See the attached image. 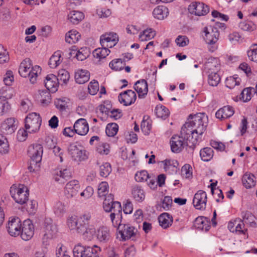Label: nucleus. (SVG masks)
<instances>
[{"label": "nucleus", "instance_id": "23", "mask_svg": "<svg viewBox=\"0 0 257 257\" xmlns=\"http://www.w3.org/2000/svg\"><path fill=\"white\" fill-rule=\"evenodd\" d=\"M59 85L58 78L53 74H48L45 80V86L47 90L52 93L56 92L58 90Z\"/></svg>", "mask_w": 257, "mask_h": 257}, {"label": "nucleus", "instance_id": "61", "mask_svg": "<svg viewBox=\"0 0 257 257\" xmlns=\"http://www.w3.org/2000/svg\"><path fill=\"white\" fill-rule=\"evenodd\" d=\"M57 78L58 81L62 82L63 84H67L70 78L69 73L65 69L60 70L58 72Z\"/></svg>", "mask_w": 257, "mask_h": 257}, {"label": "nucleus", "instance_id": "6", "mask_svg": "<svg viewBox=\"0 0 257 257\" xmlns=\"http://www.w3.org/2000/svg\"><path fill=\"white\" fill-rule=\"evenodd\" d=\"M100 251V247L97 245L91 247L78 243L74 247L73 253L74 257H98Z\"/></svg>", "mask_w": 257, "mask_h": 257}, {"label": "nucleus", "instance_id": "62", "mask_svg": "<svg viewBox=\"0 0 257 257\" xmlns=\"http://www.w3.org/2000/svg\"><path fill=\"white\" fill-rule=\"evenodd\" d=\"M111 172L110 164L104 163L100 166V175L104 177L108 176Z\"/></svg>", "mask_w": 257, "mask_h": 257}, {"label": "nucleus", "instance_id": "36", "mask_svg": "<svg viewBox=\"0 0 257 257\" xmlns=\"http://www.w3.org/2000/svg\"><path fill=\"white\" fill-rule=\"evenodd\" d=\"M159 222L160 225L163 228H167L172 225L173 218L168 213H163L161 214L159 218Z\"/></svg>", "mask_w": 257, "mask_h": 257}, {"label": "nucleus", "instance_id": "21", "mask_svg": "<svg viewBox=\"0 0 257 257\" xmlns=\"http://www.w3.org/2000/svg\"><path fill=\"white\" fill-rule=\"evenodd\" d=\"M137 98L136 93L132 90H127L119 94L118 100L120 103L125 106H128L134 103Z\"/></svg>", "mask_w": 257, "mask_h": 257}, {"label": "nucleus", "instance_id": "5", "mask_svg": "<svg viewBox=\"0 0 257 257\" xmlns=\"http://www.w3.org/2000/svg\"><path fill=\"white\" fill-rule=\"evenodd\" d=\"M203 32V39L207 44L209 51L214 52L217 49V42L219 36L218 29L212 26H207L204 28Z\"/></svg>", "mask_w": 257, "mask_h": 257}, {"label": "nucleus", "instance_id": "46", "mask_svg": "<svg viewBox=\"0 0 257 257\" xmlns=\"http://www.w3.org/2000/svg\"><path fill=\"white\" fill-rule=\"evenodd\" d=\"M200 156L203 161H209L213 156V151L211 148H205L200 150Z\"/></svg>", "mask_w": 257, "mask_h": 257}, {"label": "nucleus", "instance_id": "40", "mask_svg": "<svg viewBox=\"0 0 257 257\" xmlns=\"http://www.w3.org/2000/svg\"><path fill=\"white\" fill-rule=\"evenodd\" d=\"M164 169L166 172H176L179 163L175 160L166 159L163 161Z\"/></svg>", "mask_w": 257, "mask_h": 257}, {"label": "nucleus", "instance_id": "15", "mask_svg": "<svg viewBox=\"0 0 257 257\" xmlns=\"http://www.w3.org/2000/svg\"><path fill=\"white\" fill-rule=\"evenodd\" d=\"M118 41L117 35L113 32L107 33L102 35L100 38V43L102 47L111 48L114 47Z\"/></svg>", "mask_w": 257, "mask_h": 257}, {"label": "nucleus", "instance_id": "28", "mask_svg": "<svg viewBox=\"0 0 257 257\" xmlns=\"http://www.w3.org/2000/svg\"><path fill=\"white\" fill-rule=\"evenodd\" d=\"M70 54L71 55H75L78 60L83 61L90 55V51L88 48L82 47L78 50L74 49H72Z\"/></svg>", "mask_w": 257, "mask_h": 257}, {"label": "nucleus", "instance_id": "12", "mask_svg": "<svg viewBox=\"0 0 257 257\" xmlns=\"http://www.w3.org/2000/svg\"><path fill=\"white\" fill-rule=\"evenodd\" d=\"M68 152L73 160L77 162L84 161L88 158L89 153L85 149L72 144L69 146Z\"/></svg>", "mask_w": 257, "mask_h": 257}, {"label": "nucleus", "instance_id": "47", "mask_svg": "<svg viewBox=\"0 0 257 257\" xmlns=\"http://www.w3.org/2000/svg\"><path fill=\"white\" fill-rule=\"evenodd\" d=\"M155 111L158 117L164 119H166L169 114V109L162 105H157L155 108Z\"/></svg>", "mask_w": 257, "mask_h": 257}, {"label": "nucleus", "instance_id": "35", "mask_svg": "<svg viewBox=\"0 0 257 257\" xmlns=\"http://www.w3.org/2000/svg\"><path fill=\"white\" fill-rule=\"evenodd\" d=\"M242 183L246 188H251L255 185V176L251 173H246L242 176Z\"/></svg>", "mask_w": 257, "mask_h": 257}, {"label": "nucleus", "instance_id": "2", "mask_svg": "<svg viewBox=\"0 0 257 257\" xmlns=\"http://www.w3.org/2000/svg\"><path fill=\"white\" fill-rule=\"evenodd\" d=\"M91 219L90 212H85L80 216L73 215L67 219V226L72 230H75L77 233L83 232L89 225Z\"/></svg>", "mask_w": 257, "mask_h": 257}, {"label": "nucleus", "instance_id": "3", "mask_svg": "<svg viewBox=\"0 0 257 257\" xmlns=\"http://www.w3.org/2000/svg\"><path fill=\"white\" fill-rule=\"evenodd\" d=\"M41 72V68L38 65L32 66L31 60L29 58L24 59L20 64L19 73L24 78L29 77L30 82H36L38 75Z\"/></svg>", "mask_w": 257, "mask_h": 257}, {"label": "nucleus", "instance_id": "51", "mask_svg": "<svg viewBox=\"0 0 257 257\" xmlns=\"http://www.w3.org/2000/svg\"><path fill=\"white\" fill-rule=\"evenodd\" d=\"M220 81L219 75L215 72H211L208 76V83L209 85L216 86Z\"/></svg>", "mask_w": 257, "mask_h": 257}, {"label": "nucleus", "instance_id": "38", "mask_svg": "<svg viewBox=\"0 0 257 257\" xmlns=\"http://www.w3.org/2000/svg\"><path fill=\"white\" fill-rule=\"evenodd\" d=\"M84 18L83 13L77 11H71L68 15V19L73 24H77Z\"/></svg>", "mask_w": 257, "mask_h": 257}, {"label": "nucleus", "instance_id": "44", "mask_svg": "<svg viewBox=\"0 0 257 257\" xmlns=\"http://www.w3.org/2000/svg\"><path fill=\"white\" fill-rule=\"evenodd\" d=\"M235 225L234 232L239 234H243L244 238H247V229L244 228V223L241 219L238 218L235 220Z\"/></svg>", "mask_w": 257, "mask_h": 257}, {"label": "nucleus", "instance_id": "39", "mask_svg": "<svg viewBox=\"0 0 257 257\" xmlns=\"http://www.w3.org/2000/svg\"><path fill=\"white\" fill-rule=\"evenodd\" d=\"M71 176L70 171L67 169L57 171L54 176V179L56 181L60 182V183H64V180H67Z\"/></svg>", "mask_w": 257, "mask_h": 257}, {"label": "nucleus", "instance_id": "16", "mask_svg": "<svg viewBox=\"0 0 257 257\" xmlns=\"http://www.w3.org/2000/svg\"><path fill=\"white\" fill-rule=\"evenodd\" d=\"M34 231V225L32 221L30 219L24 220L21 227V238L26 241L30 240L33 236Z\"/></svg>", "mask_w": 257, "mask_h": 257}, {"label": "nucleus", "instance_id": "29", "mask_svg": "<svg viewBox=\"0 0 257 257\" xmlns=\"http://www.w3.org/2000/svg\"><path fill=\"white\" fill-rule=\"evenodd\" d=\"M220 64L219 60L216 58H210L204 65V70L207 73L210 70L217 71L219 69Z\"/></svg>", "mask_w": 257, "mask_h": 257}, {"label": "nucleus", "instance_id": "32", "mask_svg": "<svg viewBox=\"0 0 257 257\" xmlns=\"http://www.w3.org/2000/svg\"><path fill=\"white\" fill-rule=\"evenodd\" d=\"M209 222L207 218L199 216L196 218L194 221V226L196 228L205 231H208L210 228Z\"/></svg>", "mask_w": 257, "mask_h": 257}, {"label": "nucleus", "instance_id": "8", "mask_svg": "<svg viewBox=\"0 0 257 257\" xmlns=\"http://www.w3.org/2000/svg\"><path fill=\"white\" fill-rule=\"evenodd\" d=\"M10 192L14 200L18 204H24L28 200L29 190L24 185L12 187Z\"/></svg>", "mask_w": 257, "mask_h": 257}, {"label": "nucleus", "instance_id": "1", "mask_svg": "<svg viewBox=\"0 0 257 257\" xmlns=\"http://www.w3.org/2000/svg\"><path fill=\"white\" fill-rule=\"evenodd\" d=\"M190 120L182 127V135L190 136L191 144L196 145L201 140V137L207 126V116L204 113L189 115Z\"/></svg>", "mask_w": 257, "mask_h": 257}, {"label": "nucleus", "instance_id": "52", "mask_svg": "<svg viewBox=\"0 0 257 257\" xmlns=\"http://www.w3.org/2000/svg\"><path fill=\"white\" fill-rule=\"evenodd\" d=\"M247 54L250 61L257 63V44L251 45L247 51Z\"/></svg>", "mask_w": 257, "mask_h": 257}, {"label": "nucleus", "instance_id": "45", "mask_svg": "<svg viewBox=\"0 0 257 257\" xmlns=\"http://www.w3.org/2000/svg\"><path fill=\"white\" fill-rule=\"evenodd\" d=\"M125 62L122 59H115L112 60L109 64L110 68L115 71H120L123 69Z\"/></svg>", "mask_w": 257, "mask_h": 257}, {"label": "nucleus", "instance_id": "49", "mask_svg": "<svg viewBox=\"0 0 257 257\" xmlns=\"http://www.w3.org/2000/svg\"><path fill=\"white\" fill-rule=\"evenodd\" d=\"M240 78L237 75H234L226 78L225 85L228 88L232 89L235 86L238 85L240 84Z\"/></svg>", "mask_w": 257, "mask_h": 257}, {"label": "nucleus", "instance_id": "43", "mask_svg": "<svg viewBox=\"0 0 257 257\" xmlns=\"http://www.w3.org/2000/svg\"><path fill=\"white\" fill-rule=\"evenodd\" d=\"M80 34L76 31L72 30L66 34L65 41L69 44L75 43L79 40Z\"/></svg>", "mask_w": 257, "mask_h": 257}, {"label": "nucleus", "instance_id": "60", "mask_svg": "<svg viewBox=\"0 0 257 257\" xmlns=\"http://www.w3.org/2000/svg\"><path fill=\"white\" fill-rule=\"evenodd\" d=\"M93 193L94 190L93 188L90 186H88L80 193V196L81 199L82 200H86L91 197Z\"/></svg>", "mask_w": 257, "mask_h": 257}, {"label": "nucleus", "instance_id": "14", "mask_svg": "<svg viewBox=\"0 0 257 257\" xmlns=\"http://www.w3.org/2000/svg\"><path fill=\"white\" fill-rule=\"evenodd\" d=\"M188 11L192 15L197 16H205L209 12L207 5L201 2H194L191 3L188 6Z\"/></svg>", "mask_w": 257, "mask_h": 257}, {"label": "nucleus", "instance_id": "42", "mask_svg": "<svg viewBox=\"0 0 257 257\" xmlns=\"http://www.w3.org/2000/svg\"><path fill=\"white\" fill-rule=\"evenodd\" d=\"M132 195L134 199L138 202H142L145 198V192L140 186H136L133 188Z\"/></svg>", "mask_w": 257, "mask_h": 257}, {"label": "nucleus", "instance_id": "22", "mask_svg": "<svg viewBox=\"0 0 257 257\" xmlns=\"http://www.w3.org/2000/svg\"><path fill=\"white\" fill-rule=\"evenodd\" d=\"M114 212H112L109 214V218L113 227L118 228L122 223H121L122 218V208L121 205L118 203L115 204L114 206Z\"/></svg>", "mask_w": 257, "mask_h": 257}, {"label": "nucleus", "instance_id": "17", "mask_svg": "<svg viewBox=\"0 0 257 257\" xmlns=\"http://www.w3.org/2000/svg\"><path fill=\"white\" fill-rule=\"evenodd\" d=\"M207 201L206 193L203 190H199L194 196L193 204L196 209L204 210L206 207Z\"/></svg>", "mask_w": 257, "mask_h": 257}, {"label": "nucleus", "instance_id": "53", "mask_svg": "<svg viewBox=\"0 0 257 257\" xmlns=\"http://www.w3.org/2000/svg\"><path fill=\"white\" fill-rule=\"evenodd\" d=\"M96 231L92 226L89 225L84 231L80 232L79 233L82 234L85 239L90 240L93 238L95 233L96 234Z\"/></svg>", "mask_w": 257, "mask_h": 257}, {"label": "nucleus", "instance_id": "18", "mask_svg": "<svg viewBox=\"0 0 257 257\" xmlns=\"http://www.w3.org/2000/svg\"><path fill=\"white\" fill-rule=\"evenodd\" d=\"M22 225L19 218H10L7 226V230L10 235L15 237L19 235L21 233Z\"/></svg>", "mask_w": 257, "mask_h": 257}, {"label": "nucleus", "instance_id": "11", "mask_svg": "<svg viewBox=\"0 0 257 257\" xmlns=\"http://www.w3.org/2000/svg\"><path fill=\"white\" fill-rule=\"evenodd\" d=\"M117 238L120 241H125L135 236L137 229L129 224H122L117 229Z\"/></svg>", "mask_w": 257, "mask_h": 257}, {"label": "nucleus", "instance_id": "10", "mask_svg": "<svg viewBox=\"0 0 257 257\" xmlns=\"http://www.w3.org/2000/svg\"><path fill=\"white\" fill-rule=\"evenodd\" d=\"M2 96H0V116L7 113L10 109V104L8 99L14 96V91L11 88L4 87L1 90Z\"/></svg>", "mask_w": 257, "mask_h": 257}, {"label": "nucleus", "instance_id": "57", "mask_svg": "<svg viewBox=\"0 0 257 257\" xmlns=\"http://www.w3.org/2000/svg\"><path fill=\"white\" fill-rule=\"evenodd\" d=\"M109 186L106 182H102L98 187V195L99 197L105 196L108 193Z\"/></svg>", "mask_w": 257, "mask_h": 257}, {"label": "nucleus", "instance_id": "31", "mask_svg": "<svg viewBox=\"0 0 257 257\" xmlns=\"http://www.w3.org/2000/svg\"><path fill=\"white\" fill-rule=\"evenodd\" d=\"M118 203V205H121L120 202L118 201H113L112 196L110 194L106 198H105L103 203V207L106 212H114V206L115 204Z\"/></svg>", "mask_w": 257, "mask_h": 257}, {"label": "nucleus", "instance_id": "54", "mask_svg": "<svg viewBox=\"0 0 257 257\" xmlns=\"http://www.w3.org/2000/svg\"><path fill=\"white\" fill-rule=\"evenodd\" d=\"M118 126L116 123H110L107 124L105 129L106 135L109 137H113L117 133Z\"/></svg>", "mask_w": 257, "mask_h": 257}, {"label": "nucleus", "instance_id": "48", "mask_svg": "<svg viewBox=\"0 0 257 257\" xmlns=\"http://www.w3.org/2000/svg\"><path fill=\"white\" fill-rule=\"evenodd\" d=\"M156 35V33L152 29H148L142 32L139 35V39L141 41H149L153 38Z\"/></svg>", "mask_w": 257, "mask_h": 257}, {"label": "nucleus", "instance_id": "56", "mask_svg": "<svg viewBox=\"0 0 257 257\" xmlns=\"http://www.w3.org/2000/svg\"><path fill=\"white\" fill-rule=\"evenodd\" d=\"M39 101L43 104H47L50 102L51 95L50 91L43 90L39 91L38 97Z\"/></svg>", "mask_w": 257, "mask_h": 257}, {"label": "nucleus", "instance_id": "63", "mask_svg": "<svg viewBox=\"0 0 257 257\" xmlns=\"http://www.w3.org/2000/svg\"><path fill=\"white\" fill-rule=\"evenodd\" d=\"M135 179L137 182H144L150 178L149 174L146 170H142L136 173Z\"/></svg>", "mask_w": 257, "mask_h": 257}, {"label": "nucleus", "instance_id": "41", "mask_svg": "<svg viewBox=\"0 0 257 257\" xmlns=\"http://www.w3.org/2000/svg\"><path fill=\"white\" fill-rule=\"evenodd\" d=\"M241 221L245 224H249L251 226L255 225V216L248 211H242L241 213Z\"/></svg>", "mask_w": 257, "mask_h": 257}, {"label": "nucleus", "instance_id": "64", "mask_svg": "<svg viewBox=\"0 0 257 257\" xmlns=\"http://www.w3.org/2000/svg\"><path fill=\"white\" fill-rule=\"evenodd\" d=\"M254 92L253 88H246L244 89L241 93V98L244 102H247L250 100L252 93Z\"/></svg>", "mask_w": 257, "mask_h": 257}, {"label": "nucleus", "instance_id": "4", "mask_svg": "<svg viewBox=\"0 0 257 257\" xmlns=\"http://www.w3.org/2000/svg\"><path fill=\"white\" fill-rule=\"evenodd\" d=\"M43 153V147L40 144L30 145L28 149V154L31 159L29 170L30 172L37 171L40 167Z\"/></svg>", "mask_w": 257, "mask_h": 257}, {"label": "nucleus", "instance_id": "20", "mask_svg": "<svg viewBox=\"0 0 257 257\" xmlns=\"http://www.w3.org/2000/svg\"><path fill=\"white\" fill-rule=\"evenodd\" d=\"M17 128V120L14 117L8 118L1 124V132L5 135L13 134Z\"/></svg>", "mask_w": 257, "mask_h": 257}, {"label": "nucleus", "instance_id": "19", "mask_svg": "<svg viewBox=\"0 0 257 257\" xmlns=\"http://www.w3.org/2000/svg\"><path fill=\"white\" fill-rule=\"evenodd\" d=\"M80 189V185L78 181L73 180L68 182L64 188V193L68 198L75 197Z\"/></svg>", "mask_w": 257, "mask_h": 257}, {"label": "nucleus", "instance_id": "26", "mask_svg": "<svg viewBox=\"0 0 257 257\" xmlns=\"http://www.w3.org/2000/svg\"><path fill=\"white\" fill-rule=\"evenodd\" d=\"M96 237L97 239L100 242H107L110 238L109 229L106 226H100L97 229L96 231Z\"/></svg>", "mask_w": 257, "mask_h": 257}, {"label": "nucleus", "instance_id": "30", "mask_svg": "<svg viewBox=\"0 0 257 257\" xmlns=\"http://www.w3.org/2000/svg\"><path fill=\"white\" fill-rule=\"evenodd\" d=\"M90 78V73L86 70H78L75 74V81L77 83L83 84L87 82Z\"/></svg>", "mask_w": 257, "mask_h": 257}, {"label": "nucleus", "instance_id": "58", "mask_svg": "<svg viewBox=\"0 0 257 257\" xmlns=\"http://www.w3.org/2000/svg\"><path fill=\"white\" fill-rule=\"evenodd\" d=\"M96 150L101 155H107L109 152V146L107 143L99 142Z\"/></svg>", "mask_w": 257, "mask_h": 257}, {"label": "nucleus", "instance_id": "27", "mask_svg": "<svg viewBox=\"0 0 257 257\" xmlns=\"http://www.w3.org/2000/svg\"><path fill=\"white\" fill-rule=\"evenodd\" d=\"M234 113V108L231 106L227 105L218 109L215 113V116L216 118L223 120L229 118Z\"/></svg>", "mask_w": 257, "mask_h": 257}, {"label": "nucleus", "instance_id": "13", "mask_svg": "<svg viewBox=\"0 0 257 257\" xmlns=\"http://www.w3.org/2000/svg\"><path fill=\"white\" fill-rule=\"evenodd\" d=\"M43 232V242L47 245L48 244L49 240L56 237L57 232V226L53 223L51 219L46 220Z\"/></svg>", "mask_w": 257, "mask_h": 257}, {"label": "nucleus", "instance_id": "33", "mask_svg": "<svg viewBox=\"0 0 257 257\" xmlns=\"http://www.w3.org/2000/svg\"><path fill=\"white\" fill-rule=\"evenodd\" d=\"M168 9L166 7L163 6L157 7L153 12L154 18L158 20L164 19L168 16Z\"/></svg>", "mask_w": 257, "mask_h": 257}, {"label": "nucleus", "instance_id": "37", "mask_svg": "<svg viewBox=\"0 0 257 257\" xmlns=\"http://www.w3.org/2000/svg\"><path fill=\"white\" fill-rule=\"evenodd\" d=\"M62 62L61 58V52L60 51H56L50 57L49 61V65L51 68H56Z\"/></svg>", "mask_w": 257, "mask_h": 257}, {"label": "nucleus", "instance_id": "34", "mask_svg": "<svg viewBox=\"0 0 257 257\" xmlns=\"http://www.w3.org/2000/svg\"><path fill=\"white\" fill-rule=\"evenodd\" d=\"M110 52V51L108 49L104 47H102V48L95 49L93 51L92 54L93 57L97 61L99 62L101 59L105 58L108 56Z\"/></svg>", "mask_w": 257, "mask_h": 257}, {"label": "nucleus", "instance_id": "50", "mask_svg": "<svg viewBox=\"0 0 257 257\" xmlns=\"http://www.w3.org/2000/svg\"><path fill=\"white\" fill-rule=\"evenodd\" d=\"M69 100V99L66 97L57 98L55 100L54 103L57 109L61 111H63L67 107Z\"/></svg>", "mask_w": 257, "mask_h": 257}, {"label": "nucleus", "instance_id": "59", "mask_svg": "<svg viewBox=\"0 0 257 257\" xmlns=\"http://www.w3.org/2000/svg\"><path fill=\"white\" fill-rule=\"evenodd\" d=\"M9 151V145L6 138L0 135V153L6 154Z\"/></svg>", "mask_w": 257, "mask_h": 257}, {"label": "nucleus", "instance_id": "24", "mask_svg": "<svg viewBox=\"0 0 257 257\" xmlns=\"http://www.w3.org/2000/svg\"><path fill=\"white\" fill-rule=\"evenodd\" d=\"M75 132L80 136L86 135L89 131V126L86 120L84 118H79L74 123L73 125Z\"/></svg>", "mask_w": 257, "mask_h": 257}, {"label": "nucleus", "instance_id": "25", "mask_svg": "<svg viewBox=\"0 0 257 257\" xmlns=\"http://www.w3.org/2000/svg\"><path fill=\"white\" fill-rule=\"evenodd\" d=\"M134 88L138 93L139 98H144L148 91L147 82L145 79L138 80L135 83Z\"/></svg>", "mask_w": 257, "mask_h": 257}, {"label": "nucleus", "instance_id": "55", "mask_svg": "<svg viewBox=\"0 0 257 257\" xmlns=\"http://www.w3.org/2000/svg\"><path fill=\"white\" fill-rule=\"evenodd\" d=\"M32 103L28 98H24L21 100L20 108L22 111L26 113L32 109Z\"/></svg>", "mask_w": 257, "mask_h": 257}, {"label": "nucleus", "instance_id": "9", "mask_svg": "<svg viewBox=\"0 0 257 257\" xmlns=\"http://www.w3.org/2000/svg\"><path fill=\"white\" fill-rule=\"evenodd\" d=\"M190 136L188 135H182V130L180 135H175L172 137L170 140L171 151L176 153L180 152L185 146L188 145V142L191 143L189 140Z\"/></svg>", "mask_w": 257, "mask_h": 257}, {"label": "nucleus", "instance_id": "7", "mask_svg": "<svg viewBox=\"0 0 257 257\" xmlns=\"http://www.w3.org/2000/svg\"><path fill=\"white\" fill-rule=\"evenodd\" d=\"M42 119L36 112L29 113L25 118V128L29 134L37 133L40 128Z\"/></svg>", "mask_w": 257, "mask_h": 257}]
</instances>
